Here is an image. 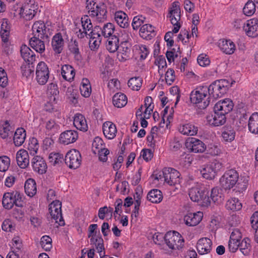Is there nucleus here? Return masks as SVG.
<instances>
[{"label": "nucleus", "mask_w": 258, "mask_h": 258, "mask_svg": "<svg viewBox=\"0 0 258 258\" xmlns=\"http://www.w3.org/2000/svg\"><path fill=\"white\" fill-rule=\"evenodd\" d=\"M207 86H201L195 92L192 91L190 95L191 102L196 104L201 109L206 108L209 105L211 99L207 93Z\"/></svg>", "instance_id": "1"}, {"label": "nucleus", "mask_w": 258, "mask_h": 258, "mask_svg": "<svg viewBox=\"0 0 258 258\" xmlns=\"http://www.w3.org/2000/svg\"><path fill=\"white\" fill-rule=\"evenodd\" d=\"M231 86V83L227 80H216L209 87H207V93H208L210 98L212 97L214 99H216L226 94Z\"/></svg>", "instance_id": "2"}, {"label": "nucleus", "mask_w": 258, "mask_h": 258, "mask_svg": "<svg viewBox=\"0 0 258 258\" xmlns=\"http://www.w3.org/2000/svg\"><path fill=\"white\" fill-rule=\"evenodd\" d=\"M208 194V189L205 187H194L188 192V195L192 201L200 202L202 206L205 207L210 206L211 203Z\"/></svg>", "instance_id": "3"}, {"label": "nucleus", "mask_w": 258, "mask_h": 258, "mask_svg": "<svg viewBox=\"0 0 258 258\" xmlns=\"http://www.w3.org/2000/svg\"><path fill=\"white\" fill-rule=\"evenodd\" d=\"M239 174L236 170L230 169L226 171L220 179L221 187L225 190H229L238 182Z\"/></svg>", "instance_id": "4"}, {"label": "nucleus", "mask_w": 258, "mask_h": 258, "mask_svg": "<svg viewBox=\"0 0 258 258\" xmlns=\"http://www.w3.org/2000/svg\"><path fill=\"white\" fill-rule=\"evenodd\" d=\"M165 241L169 248L179 249L184 245V239L181 235L176 231H170L165 235Z\"/></svg>", "instance_id": "5"}, {"label": "nucleus", "mask_w": 258, "mask_h": 258, "mask_svg": "<svg viewBox=\"0 0 258 258\" xmlns=\"http://www.w3.org/2000/svg\"><path fill=\"white\" fill-rule=\"evenodd\" d=\"M181 12L179 3L174 2L169 10L168 17L170 19L171 24L174 26L173 32L176 33L178 32L181 26L179 22L181 18Z\"/></svg>", "instance_id": "6"}, {"label": "nucleus", "mask_w": 258, "mask_h": 258, "mask_svg": "<svg viewBox=\"0 0 258 258\" xmlns=\"http://www.w3.org/2000/svg\"><path fill=\"white\" fill-rule=\"evenodd\" d=\"M180 174L176 170L172 168H164L162 172V175L159 176L164 178V181L170 186L179 184L180 182Z\"/></svg>", "instance_id": "7"}, {"label": "nucleus", "mask_w": 258, "mask_h": 258, "mask_svg": "<svg viewBox=\"0 0 258 258\" xmlns=\"http://www.w3.org/2000/svg\"><path fill=\"white\" fill-rule=\"evenodd\" d=\"M49 70L47 65L43 61L39 62L36 69V80L41 85H45L49 77Z\"/></svg>", "instance_id": "8"}, {"label": "nucleus", "mask_w": 258, "mask_h": 258, "mask_svg": "<svg viewBox=\"0 0 258 258\" xmlns=\"http://www.w3.org/2000/svg\"><path fill=\"white\" fill-rule=\"evenodd\" d=\"M64 161L70 168L76 169L81 165V154L75 149L70 150L65 156Z\"/></svg>", "instance_id": "9"}, {"label": "nucleus", "mask_w": 258, "mask_h": 258, "mask_svg": "<svg viewBox=\"0 0 258 258\" xmlns=\"http://www.w3.org/2000/svg\"><path fill=\"white\" fill-rule=\"evenodd\" d=\"M61 206V204L59 201H53L49 206V212L51 218L59 225L63 226L64 222L62 217Z\"/></svg>", "instance_id": "10"}, {"label": "nucleus", "mask_w": 258, "mask_h": 258, "mask_svg": "<svg viewBox=\"0 0 258 258\" xmlns=\"http://www.w3.org/2000/svg\"><path fill=\"white\" fill-rule=\"evenodd\" d=\"M32 30L33 37L48 39L49 29H47L43 22L41 21L35 22L32 26Z\"/></svg>", "instance_id": "11"}, {"label": "nucleus", "mask_w": 258, "mask_h": 258, "mask_svg": "<svg viewBox=\"0 0 258 258\" xmlns=\"http://www.w3.org/2000/svg\"><path fill=\"white\" fill-rule=\"evenodd\" d=\"M185 146L189 150L194 153H203L206 149V145L202 141L195 138H189L186 142Z\"/></svg>", "instance_id": "12"}, {"label": "nucleus", "mask_w": 258, "mask_h": 258, "mask_svg": "<svg viewBox=\"0 0 258 258\" xmlns=\"http://www.w3.org/2000/svg\"><path fill=\"white\" fill-rule=\"evenodd\" d=\"M245 33L249 37H255L258 36V20L252 19L247 21L243 26Z\"/></svg>", "instance_id": "13"}, {"label": "nucleus", "mask_w": 258, "mask_h": 258, "mask_svg": "<svg viewBox=\"0 0 258 258\" xmlns=\"http://www.w3.org/2000/svg\"><path fill=\"white\" fill-rule=\"evenodd\" d=\"M78 138V132L76 131L68 130L62 133L59 138V142L64 145H69L75 142Z\"/></svg>", "instance_id": "14"}, {"label": "nucleus", "mask_w": 258, "mask_h": 258, "mask_svg": "<svg viewBox=\"0 0 258 258\" xmlns=\"http://www.w3.org/2000/svg\"><path fill=\"white\" fill-rule=\"evenodd\" d=\"M36 6L33 4H25L20 9L19 14L27 20L32 19L37 13Z\"/></svg>", "instance_id": "15"}, {"label": "nucleus", "mask_w": 258, "mask_h": 258, "mask_svg": "<svg viewBox=\"0 0 258 258\" xmlns=\"http://www.w3.org/2000/svg\"><path fill=\"white\" fill-rule=\"evenodd\" d=\"M233 103L229 99H225L217 102L214 106V111H219L224 114H228L233 108Z\"/></svg>", "instance_id": "16"}, {"label": "nucleus", "mask_w": 258, "mask_h": 258, "mask_svg": "<svg viewBox=\"0 0 258 258\" xmlns=\"http://www.w3.org/2000/svg\"><path fill=\"white\" fill-rule=\"evenodd\" d=\"M212 242L210 239L203 237L200 239L197 244V248L200 254L208 253L212 249Z\"/></svg>", "instance_id": "17"}, {"label": "nucleus", "mask_w": 258, "mask_h": 258, "mask_svg": "<svg viewBox=\"0 0 258 258\" xmlns=\"http://www.w3.org/2000/svg\"><path fill=\"white\" fill-rule=\"evenodd\" d=\"M64 39L60 33L55 34L51 40V47L55 54H60L64 47Z\"/></svg>", "instance_id": "18"}, {"label": "nucleus", "mask_w": 258, "mask_h": 258, "mask_svg": "<svg viewBox=\"0 0 258 258\" xmlns=\"http://www.w3.org/2000/svg\"><path fill=\"white\" fill-rule=\"evenodd\" d=\"M32 166L34 170L42 174L46 172L47 165L44 160L40 156H36L32 160Z\"/></svg>", "instance_id": "19"}, {"label": "nucleus", "mask_w": 258, "mask_h": 258, "mask_svg": "<svg viewBox=\"0 0 258 258\" xmlns=\"http://www.w3.org/2000/svg\"><path fill=\"white\" fill-rule=\"evenodd\" d=\"M203 217L202 212L189 213L184 217V221L186 225L189 226H195L198 225Z\"/></svg>", "instance_id": "20"}, {"label": "nucleus", "mask_w": 258, "mask_h": 258, "mask_svg": "<svg viewBox=\"0 0 258 258\" xmlns=\"http://www.w3.org/2000/svg\"><path fill=\"white\" fill-rule=\"evenodd\" d=\"M18 165L22 169L27 168L29 165V157L28 152L24 149L19 150L16 154Z\"/></svg>", "instance_id": "21"}, {"label": "nucleus", "mask_w": 258, "mask_h": 258, "mask_svg": "<svg viewBox=\"0 0 258 258\" xmlns=\"http://www.w3.org/2000/svg\"><path fill=\"white\" fill-rule=\"evenodd\" d=\"M218 46L223 53L229 55L233 54L236 49L235 44L229 39L220 40L218 42Z\"/></svg>", "instance_id": "22"}, {"label": "nucleus", "mask_w": 258, "mask_h": 258, "mask_svg": "<svg viewBox=\"0 0 258 258\" xmlns=\"http://www.w3.org/2000/svg\"><path fill=\"white\" fill-rule=\"evenodd\" d=\"M106 6L103 3H99L96 5L95 10V15L92 18L98 22H103L107 18Z\"/></svg>", "instance_id": "23"}, {"label": "nucleus", "mask_w": 258, "mask_h": 258, "mask_svg": "<svg viewBox=\"0 0 258 258\" xmlns=\"http://www.w3.org/2000/svg\"><path fill=\"white\" fill-rule=\"evenodd\" d=\"M225 114L217 111H214V114L208 117L209 123L213 126H218L224 124L226 122Z\"/></svg>", "instance_id": "24"}, {"label": "nucleus", "mask_w": 258, "mask_h": 258, "mask_svg": "<svg viewBox=\"0 0 258 258\" xmlns=\"http://www.w3.org/2000/svg\"><path fill=\"white\" fill-rule=\"evenodd\" d=\"M178 128L181 134L186 136L196 135L198 131V127L191 122L180 124Z\"/></svg>", "instance_id": "25"}, {"label": "nucleus", "mask_w": 258, "mask_h": 258, "mask_svg": "<svg viewBox=\"0 0 258 258\" xmlns=\"http://www.w3.org/2000/svg\"><path fill=\"white\" fill-rule=\"evenodd\" d=\"M47 39H42V38L36 37H32L29 40V44L36 52L40 53H43L45 51V41Z\"/></svg>", "instance_id": "26"}, {"label": "nucleus", "mask_w": 258, "mask_h": 258, "mask_svg": "<svg viewBox=\"0 0 258 258\" xmlns=\"http://www.w3.org/2000/svg\"><path fill=\"white\" fill-rule=\"evenodd\" d=\"M103 132L105 137L108 139H113L116 136L117 130L115 125L111 122H104L102 126Z\"/></svg>", "instance_id": "27"}, {"label": "nucleus", "mask_w": 258, "mask_h": 258, "mask_svg": "<svg viewBox=\"0 0 258 258\" xmlns=\"http://www.w3.org/2000/svg\"><path fill=\"white\" fill-rule=\"evenodd\" d=\"M74 125L79 130L85 132L88 126L85 117L80 113H77L74 117Z\"/></svg>", "instance_id": "28"}, {"label": "nucleus", "mask_w": 258, "mask_h": 258, "mask_svg": "<svg viewBox=\"0 0 258 258\" xmlns=\"http://www.w3.org/2000/svg\"><path fill=\"white\" fill-rule=\"evenodd\" d=\"M21 54L25 61L33 64V62L35 60L36 56L34 52L26 45H23L21 47Z\"/></svg>", "instance_id": "29"}, {"label": "nucleus", "mask_w": 258, "mask_h": 258, "mask_svg": "<svg viewBox=\"0 0 258 258\" xmlns=\"http://www.w3.org/2000/svg\"><path fill=\"white\" fill-rule=\"evenodd\" d=\"M114 19L117 24L121 28H125L129 26L127 15L123 11H117L114 14Z\"/></svg>", "instance_id": "30"}, {"label": "nucleus", "mask_w": 258, "mask_h": 258, "mask_svg": "<svg viewBox=\"0 0 258 258\" xmlns=\"http://www.w3.org/2000/svg\"><path fill=\"white\" fill-rule=\"evenodd\" d=\"M61 74L63 79L70 82L75 76V70L72 66L65 64L61 67Z\"/></svg>", "instance_id": "31"}, {"label": "nucleus", "mask_w": 258, "mask_h": 258, "mask_svg": "<svg viewBox=\"0 0 258 258\" xmlns=\"http://www.w3.org/2000/svg\"><path fill=\"white\" fill-rule=\"evenodd\" d=\"M140 35L144 39H151L155 35L154 27L150 24L143 25L140 29Z\"/></svg>", "instance_id": "32"}, {"label": "nucleus", "mask_w": 258, "mask_h": 258, "mask_svg": "<svg viewBox=\"0 0 258 258\" xmlns=\"http://www.w3.org/2000/svg\"><path fill=\"white\" fill-rule=\"evenodd\" d=\"M222 191V189L218 187L213 188L211 191L210 199H211L214 203L217 204L221 203L224 199Z\"/></svg>", "instance_id": "33"}, {"label": "nucleus", "mask_w": 258, "mask_h": 258, "mask_svg": "<svg viewBox=\"0 0 258 258\" xmlns=\"http://www.w3.org/2000/svg\"><path fill=\"white\" fill-rule=\"evenodd\" d=\"M26 136V131L23 128L17 129L13 138L15 145L17 147L21 146L25 140Z\"/></svg>", "instance_id": "34"}, {"label": "nucleus", "mask_w": 258, "mask_h": 258, "mask_svg": "<svg viewBox=\"0 0 258 258\" xmlns=\"http://www.w3.org/2000/svg\"><path fill=\"white\" fill-rule=\"evenodd\" d=\"M26 194L29 197H33L37 192V187L35 181L32 178L28 179L24 185Z\"/></svg>", "instance_id": "35"}, {"label": "nucleus", "mask_w": 258, "mask_h": 258, "mask_svg": "<svg viewBox=\"0 0 258 258\" xmlns=\"http://www.w3.org/2000/svg\"><path fill=\"white\" fill-rule=\"evenodd\" d=\"M106 49L110 52H115L119 48V38L116 35L109 37L107 40Z\"/></svg>", "instance_id": "36"}, {"label": "nucleus", "mask_w": 258, "mask_h": 258, "mask_svg": "<svg viewBox=\"0 0 258 258\" xmlns=\"http://www.w3.org/2000/svg\"><path fill=\"white\" fill-rule=\"evenodd\" d=\"M113 105L117 108H121L127 103V97L123 93H116L112 98Z\"/></svg>", "instance_id": "37"}, {"label": "nucleus", "mask_w": 258, "mask_h": 258, "mask_svg": "<svg viewBox=\"0 0 258 258\" xmlns=\"http://www.w3.org/2000/svg\"><path fill=\"white\" fill-rule=\"evenodd\" d=\"M147 199L153 203H159L162 200L163 196L160 190L153 189L148 192Z\"/></svg>", "instance_id": "38"}, {"label": "nucleus", "mask_w": 258, "mask_h": 258, "mask_svg": "<svg viewBox=\"0 0 258 258\" xmlns=\"http://www.w3.org/2000/svg\"><path fill=\"white\" fill-rule=\"evenodd\" d=\"M248 126L251 133L258 134V113H253L249 117Z\"/></svg>", "instance_id": "39"}, {"label": "nucleus", "mask_w": 258, "mask_h": 258, "mask_svg": "<svg viewBox=\"0 0 258 258\" xmlns=\"http://www.w3.org/2000/svg\"><path fill=\"white\" fill-rule=\"evenodd\" d=\"M80 92L82 96L88 97L91 93V87L88 79L84 78L80 87Z\"/></svg>", "instance_id": "40"}, {"label": "nucleus", "mask_w": 258, "mask_h": 258, "mask_svg": "<svg viewBox=\"0 0 258 258\" xmlns=\"http://www.w3.org/2000/svg\"><path fill=\"white\" fill-rule=\"evenodd\" d=\"M225 206L227 210L235 211L240 210L242 204L238 199L233 198L227 201Z\"/></svg>", "instance_id": "41"}, {"label": "nucleus", "mask_w": 258, "mask_h": 258, "mask_svg": "<svg viewBox=\"0 0 258 258\" xmlns=\"http://www.w3.org/2000/svg\"><path fill=\"white\" fill-rule=\"evenodd\" d=\"M2 204L3 207L5 209H11L13 207L14 205H15L13 200V193H5L3 196Z\"/></svg>", "instance_id": "42"}, {"label": "nucleus", "mask_w": 258, "mask_h": 258, "mask_svg": "<svg viewBox=\"0 0 258 258\" xmlns=\"http://www.w3.org/2000/svg\"><path fill=\"white\" fill-rule=\"evenodd\" d=\"M10 26L7 19H4L1 27V36L2 40L9 38L10 36Z\"/></svg>", "instance_id": "43"}, {"label": "nucleus", "mask_w": 258, "mask_h": 258, "mask_svg": "<svg viewBox=\"0 0 258 258\" xmlns=\"http://www.w3.org/2000/svg\"><path fill=\"white\" fill-rule=\"evenodd\" d=\"M105 148V145L101 138L96 137L94 139L92 145V151L93 153L96 154L97 152Z\"/></svg>", "instance_id": "44"}, {"label": "nucleus", "mask_w": 258, "mask_h": 258, "mask_svg": "<svg viewBox=\"0 0 258 258\" xmlns=\"http://www.w3.org/2000/svg\"><path fill=\"white\" fill-rule=\"evenodd\" d=\"M256 6L252 1H248L243 9V14L247 16H251L255 12Z\"/></svg>", "instance_id": "45"}, {"label": "nucleus", "mask_w": 258, "mask_h": 258, "mask_svg": "<svg viewBox=\"0 0 258 258\" xmlns=\"http://www.w3.org/2000/svg\"><path fill=\"white\" fill-rule=\"evenodd\" d=\"M239 248L240 251L244 255H248L249 253L251 245L250 239L248 238H244L241 242L239 241Z\"/></svg>", "instance_id": "46"}, {"label": "nucleus", "mask_w": 258, "mask_h": 258, "mask_svg": "<svg viewBox=\"0 0 258 258\" xmlns=\"http://www.w3.org/2000/svg\"><path fill=\"white\" fill-rule=\"evenodd\" d=\"M70 51L74 55L76 58L79 59L81 57L78 42L77 40L72 39L69 44Z\"/></svg>", "instance_id": "47"}, {"label": "nucleus", "mask_w": 258, "mask_h": 258, "mask_svg": "<svg viewBox=\"0 0 258 258\" xmlns=\"http://www.w3.org/2000/svg\"><path fill=\"white\" fill-rule=\"evenodd\" d=\"M155 63L158 66V73L161 77L164 75L163 69L167 67V63L165 57L162 55L158 56L155 61Z\"/></svg>", "instance_id": "48"}, {"label": "nucleus", "mask_w": 258, "mask_h": 258, "mask_svg": "<svg viewBox=\"0 0 258 258\" xmlns=\"http://www.w3.org/2000/svg\"><path fill=\"white\" fill-rule=\"evenodd\" d=\"M142 80L140 77L131 78L128 81V86L133 90H139L142 86Z\"/></svg>", "instance_id": "49"}, {"label": "nucleus", "mask_w": 258, "mask_h": 258, "mask_svg": "<svg viewBox=\"0 0 258 258\" xmlns=\"http://www.w3.org/2000/svg\"><path fill=\"white\" fill-rule=\"evenodd\" d=\"M114 31V25L111 23H108L101 28V34L105 38L110 37L113 36L112 34Z\"/></svg>", "instance_id": "50"}, {"label": "nucleus", "mask_w": 258, "mask_h": 258, "mask_svg": "<svg viewBox=\"0 0 258 258\" xmlns=\"http://www.w3.org/2000/svg\"><path fill=\"white\" fill-rule=\"evenodd\" d=\"M11 126L8 120H5L0 126V136L3 139H6L8 137Z\"/></svg>", "instance_id": "51"}, {"label": "nucleus", "mask_w": 258, "mask_h": 258, "mask_svg": "<svg viewBox=\"0 0 258 258\" xmlns=\"http://www.w3.org/2000/svg\"><path fill=\"white\" fill-rule=\"evenodd\" d=\"M201 173L204 178L211 180L215 178L216 174L213 171L210 165H207L201 170Z\"/></svg>", "instance_id": "52"}, {"label": "nucleus", "mask_w": 258, "mask_h": 258, "mask_svg": "<svg viewBox=\"0 0 258 258\" xmlns=\"http://www.w3.org/2000/svg\"><path fill=\"white\" fill-rule=\"evenodd\" d=\"M34 67L31 63L23 65L21 67V72L23 77L28 78L34 75Z\"/></svg>", "instance_id": "53"}, {"label": "nucleus", "mask_w": 258, "mask_h": 258, "mask_svg": "<svg viewBox=\"0 0 258 258\" xmlns=\"http://www.w3.org/2000/svg\"><path fill=\"white\" fill-rule=\"evenodd\" d=\"M46 93L48 95L53 96V99L55 100L56 97L59 94V91L57 84L54 83H49L47 85Z\"/></svg>", "instance_id": "54"}, {"label": "nucleus", "mask_w": 258, "mask_h": 258, "mask_svg": "<svg viewBox=\"0 0 258 258\" xmlns=\"http://www.w3.org/2000/svg\"><path fill=\"white\" fill-rule=\"evenodd\" d=\"M222 136L225 141L231 142L235 139V133L233 129L227 128L222 132Z\"/></svg>", "instance_id": "55"}, {"label": "nucleus", "mask_w": 258, "mask_h": 258, "mask_svg": "<svg viewBox=\"0 0 258 258\" xmlns=\"http://www.w3.org/2000/svg\"><path fill=\"white\" fill-rule=\"evenodd\" d=\"M40 244L44 250L49 251L52 248V239L49 236H43L41 238Z\"/></svg>", "instance_id": "56"}, {"label": "nucleus", "mask_w": 258, "mask_h": 258, "mask_svg": "<svg viewBox=\"0 0 258 258\" xmlns=\"http://www.w3.org/2000/svg\"><path fill=\"white\" fill-rule=\"evenodd\" d=\"M39 148L38 141L35 138L30 139L28 144V149L30 151V154L34 155L37 152Z\"/></svg>", "instance_id": "57"}, {"label": "nucleus", "mask_w": 258, "mask_h": 258, "mask_svg": "<svg viewBox=\"0 0 258 258\" xmlns=\"http://www.w3.org/2000/svg\"><path fill=\"white\" fill-rule=\"evenodd\" d=\"M101 27L99 26H96L91 31H90L87 35L90 37V39L94 38L95 39H99L102 40Z\"/></svg>", "instance_id": "58"}, {"label": "nucleus", "mask_w": 258, "mask_h": 258, "mask_svg": "<svg viewBox=\"0 0 258 258\" xmlns=\"http://www.w3.org/2000/svg\"><path fill=\"white\" fill-rule=\"evenodd\" d=\"M81 23L83 29L85 32L88 33L93 29V25L91 20L87 15H85L82 18Z\"/></svg>", "instance_id": "59"}, {"label": "nucleus", "mask_w": 258, "mask_h": 258, "mask_svg": "<svg viewBox=\"0 0 258 258\" xmlns=\"http://www.w3.org/2000/svg\"><path fill=\"white\" fill-rule=\"evenodd\" d=\"M248 184V180L245 178L238 179V182L236 184V188L234 189L236 192H241L245 190L247 188Z\"/></svg>", "instance_id": "60"}, {"label": "nucleus", "mask_w": 258, "mask_h": 258, "mask_svg": "<svg viewBox=\"0 0 258 258\" xmlns=\"http://www.w3.org/2000/svg\"><path fill=\"white\" fill-rule=\"evenodd\" d=\"M97 4L95 0H86V9L89 16L92 18L95 15V7Z\"/></svg>", "instance_id": "61"}, {"label": "nucleus", "mask_w": 258, "mask_h": 258, "mask_svg": "<svg viewBox=\"0 0 258 258\" xmlns=\"http://www.w3.org/2000/svg\"><path fill=\"white\" fill-rule=\"evenodd\" d=\"M10 165V159L6 156L0 157V171L5 172Z\"/></svg>", "instance_id": "62"}, {"label": "nucleus", "mask_w": 258, "mask_h": 258, "mask_svg": "<svg viewBox=\"0 0 258 258\" xmlns=\"http://www.w3.org/2000/svg\"><path fill=\"white\" fill-rule=\"evenodd\" d=\"M13 200L15 205L18 207H22L23 206V197L20 192L18 191H15L12 192Z\"/></svg>", "instance_id": "63"}, {"label": "nucleus", "mask_w": 258, "mask_h": 258, "mask_svg": "<svg viewBox=\"0 0 258 258\" xmlns=\"http://www.w3.org/2000/svg\"><path fill=\"white\" fill-rule=\"evenodd\" d=\"M175 78L174 71L172 69H169L166 72L165 79L167 84L171 85Z\"/></svg>", "instance_id": "64"}]
</instances>
